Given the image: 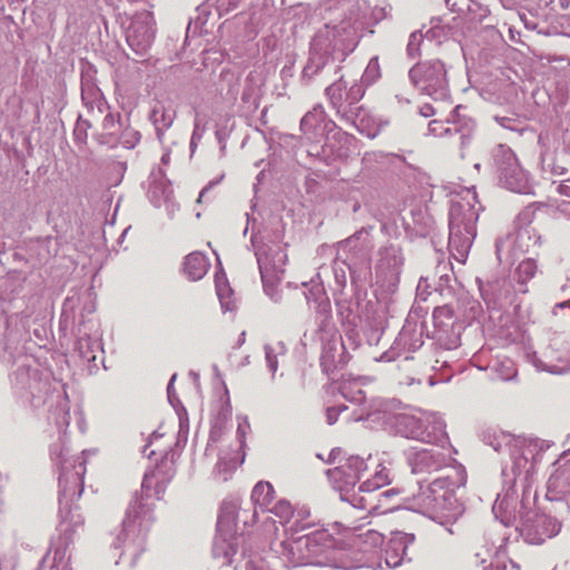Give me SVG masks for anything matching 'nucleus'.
I'll list each match as a JSON object with an SVG mask.
<instances>
[{
    "instance_id": "nucleus-2",
    "label": "nucleus",
    "mask_w": 570,
    "mask_h": 570,
    "mask_svg": "<svg viewBox=\"0 0 570 570\" xmlns=\"http://www.w3.org/2000/svg\"><path fill=\"white\" fill-rule=\"evenodd\" d=\"M366 470L365 461L360 456H350L344 463L330 469L327 478L333 488L347 495L348 491L354 488L361 479L362 472Z\"/></svg>"
},
{
    "instance_id": "nucleus-6",
    "label": "nucleus",
    "mask_w": 570,
    "mask_h": 570,
    "mask_svg": "<svg viewBox=\"0 0 570 570\" xmlns=\"http://www.w3.org/2000/svg\"><path fill=\"white\" fill-rule=\"evenodd\" d=\"M173 464L167 461H163L145 474L142 488H155L157 491L159 488L164 489L166 483H168L173 478Z\"/></svg>"
},
{
    "instance_id": "nucleus-7",
    "label": "nucleus",
    "mask_w": 570,
    "mask_h": 570,
    "mask_svg": "<svg viewBox=\"0 0 570 570\" xmlns=\"http://www.w3.org/2000/svg\"><path fill=\"white\" fill-rule=\"evenodd\" d=\"M237 538L232 533L229 534V539L223 533L222 523H218V533L214 540V553L216 557H224L226 560L230 561L232 558L237 552Z\"/></svg>"
},
{
    "instance_id": "nucleus-5",
    "label": "nucleus",
    "mask_w": 570,
    "mask_h": 570,
    "mask_svg": "<svg viewBox=\"0 0 570 570\" xmlns=\"http://www.w3.org/2000/svg\"><path fill=\"white\" fill-rule=\"evenodd\" d=\"M209 262L207 257L199 253L193 252L185 257L183 272L190 282H197L208 272Z\"/></svg>"
},
{
    "instance_id": "nucleus-18",
    "label": "nucleus",
    "mask_w": 570,
    "mask_h": 570,
    "mask_svg": "<svg viewBox=\"0 0 570 570\" xmlns=\"http://www.w3.org/2000/svg\"><path fill=\"white\" fill-rule=\"evenodd\" d=\"M439 126H441V122L440 121H436V120H433L429 124V129L430 131L432 132H436L438 129H439Z\"/></svg>"
},
{
    "instance_id": "nucleus-8",
    "label": "nucleus",
    "mask_w": 570,
    "mask_h": 570,
    "mask_svg": "<svg viewBox=\"0 0 570 570\" xmlns=\"http://www.w3.org/2000/svg\"><path fill=\"white\" fill-rule=\"evenodd\" d=\"M275 499V490L269 482L259 481L252 491V501L262 510L269 509Z\"/></svg>"
},
{
    "instance_id": "nucleus-11",
    "label": "nucleus",
    "mask_w": 570,
    "mask_h": 570,
    "mask_svg": "<svg viewBox=\"0 0 570 570\" xmlns=\"http://www.w3.org/2000/svg\"><path fill=\"white\" fill-rule=\"evenodd\" d=\"M535 273H537V264L534 261H532V259L522 261L517 268L519 283L525 284L535 275Z\"/></svg>"
},
{
    "instance_id": "nucleus-12",
    "label": "nucleus",
    "mask_w": 570,
    "mask_h": 570,
    "mask_svg": "<svg viewBox=\"0 0 570 570\" xmlns=\"http://www.w3.org/2000/svg\"><path fill=\"white\" fill-rule=\"evenodd\" d=\"M372 493L373 492H370V493H367V495H360V494L353 493L351 495V498H347V495H345V499L348 500L353 507L361 509V510H367L371 512L376 509V505L373 504Z\"/></svg>"
},
{
    "instance_id": "nucleus-14",
    "label": "nucleus",
    "mask_w": 570,
    "mask_h": 570,
    "mask_svg": "<svg viewBox=\"0 0 570 570\" xmlns=\"http://www.w3.org/2000/svg\"><path fill=\"white\" fill-rule=\"evenodd\" d=\"M420 40H421V35H416V33L411 35L410 41L407 45V51L411 56L416 55V52H417L416 45L420 42Z\"/></svg>"
},
{
    "instance_id": "nucleus-10",
    "label": "nucleus",
    "mask_w": 570,
    "mask_h": 570,
    "mask_svg": "<svg viewBox=\"0 0 570 570\" xmlns=\"http://www.w3.org/2000/svg\"><path fill=\"white\" fill-rule=\"evenodd\" d=\"M215 400L217 404H210V410L216 412L218 416H226L230 412L229 393L226 385H222L215 390Z\"/></svg>"
},
{
    "instance_id": "nucleus-13",
    "label": "nucleus",
    "mask_w": 570,
    "mask_h": 570,
    "mask_svg": "<svg viewBox=\"0 0 570 570\" xmlns=\"http://www.w3.org/2000/svg\"><path fill=\"white\" fill-rule=\"evenodd\" d=\"M268 511L278 515L281 519L287 521L293 515V509L286 501H279L273 508L269 507Z\"/></svg>"
},
{
    "instance_id": "nucleus-1",
    "label": "nucleus",
    "mask_w": 570,
    "mask_h": 570,
    "mask_svg": "<svg viewBox=\"0 0 570 570\" xmlns=\"http://www.w3.org/2000/svg\"><path fill=\"white\" fill-rule=\"evenodd\" d=\"M409 76L413 85L428 95L442 89L445 82V70L440 61L419 62L411 68Z\"/></svg>"
},
{
    "instance_id": "nucleus-17",
    "label": "nucleus",
    "mask_w": 570,
    "mask_h": 570,
    "mask_svg": "<svg viewBox=\"0 0 570 570\" xmlns=\"http://www.w3.org/2000/svg\"><path fill=\"white\" fill-rule=\"evenodd\" d=\"M227 282L224 273H216L215 275V285H225Z\"/></svg>"
},
{
    "instance_id": "nucleus-15",
    "label": "nucleus",
    "mask_w": 570,
    "mask_h": 570,
    "mask_svg": "<svg viewBox=\"0 0 570 570\" xmlns=\"http://www.w3.org/2000/svg\"><path fill=\"white\" fill-rule=\"evenodd\" d=\"M420 114L428 118L434 115V109L430 104H425L420 108Z\"/></svg>"
},
{
    "instance_id": "nucleus-16",
    "label": "nucleus",
    "mask_w": 570,
    "mask_h": 570,
    "mask_svg": "<svg viewBox=\"0 0 570 570\" xmlns=\"http://www.w3.org/2000/svg\"><path fill=\"white\" fill-rule=\"evenodd\" d=\"M341 453H342L341 449L332 450L331 453L328 454L327 462L328 463H334L337 460V458L341 455Z\"/></svg>"
},
{
    "instance_id": "nucleus-23",
    "label": "nucleus",
    "mask_w": 570,
    "mask_h": 570,
    "mask_svg": "<svg viewBox=\"0 0 570 570\" xmlns=\"http://www.w3.org/2000/svg\"><path fill=\"white\" fill-rule=\"evenodd\" d=\"M357 394H358L360 396H355V397H354V400H355V401H360V400L362 399V391H361V390L357 392Z\"/></svg>"
},
{
    "instance_id": "nucleus-20",
    "label": "nucleus",
    "mask_w": 570,
    "mask_h": 570,
    "mask_svg": "<svg viewBox=\"0 0 570 570\" xmlns=\"http://www.w3.org/2000/svg\"><path fill=\"white\" fill-rule=\"evenodd\" d=\"M394 493H399V491L391 489V490H387V491L381 493V495L389 497L390 494H394Z\"/></svg>"
},
{
    "instance_id": "nucleus-3",
    "label": "nucleus",
    "mask_w": 570,
    "mask_h": 570,
    "mask_svg": "<svg viewBox=\"0 0 570 570\" xmlns=\"http://www.w3.org/2000/svg\"><path fill=\"white\" fill-rule=\"evenodd\" d=\"M399 431L406 438L419 440L425 443L433 441L432 435L426 431L422 419L403 415L397 420Z\"/></svg>"
},
{
    "instance_id": "nucleus-21",
    "label": "nucleus",
    "mask_w": 570,
    "mask_h": 570,
    "mask_svg": "<svg viewBox=\"0 0 570 570\" xmlns=\"http://www.w3.org/2000/svg\"><path fill=\"white\" fill-rule=\"evenodd\" d=\"M142 42H144L145 45H149V42H150V35H149V33H147V32L145 33V36H144V41H142Z\"/></svg>"
},
{
    "instance_id": "nucleus-9",
    "label": "nucleus",
    "mask_w": 570,
    "mask_h": 570,
    "mask_svg": "<svg viewBox=\"0 0 570 570\" xmlns=\"http://www.w3.org/2000/svg\"><path fill=\"white\" fill-rule=\"evenodd\" d=\"M390 483L389 471L381 468L371 479L365 480L358 488L360 492L370 493Z\"/></svg>"
},
{
    "instance_id": "nucleus-22",
    "label": "nucleus",
    "mask_w": 570,
    "mask_h": 570,
    "mask_svg": "<svg viewBox=\"0 0 570 570\" xmlns=\"http://www.w3.org/2000/svg\"><path fill=\"white\" fill-rule=\"evenodd\" d=\"M132 32H134V30H131V29L128 31V36H127L128 41H132V37H134Z\"/></svg>"
},
{
    "instance_id": "nucleus-4",
    "label": "nucleus",
    "mask_w": 570,
    "mask_h": 570,
    "mask_svg": "<svg viewBox=\"0 0 570 570\" xmlns=\"http://www.w3.org/2000/svg\"><path fill=\"white\" fill-rule=\"evenodd\" d=\"M473 238L474 230L472 226L465 225L462 230L461 225L455 223L450 224L449 245L455 248L462 256L469 252Z\"/></svg>"
},
{
    "instance_id": "nucleus-19",
    "label": "nucleus",
    "mask_w": 570,
    "mask_h": 570,
    "mask_svg": "<svg viewBox=\"0 0 570 570\" xmlns=\"http://www.w3.org/2000/svg\"><path fill=\"white\" fill-rule=\"evenodd\" d=\"M153 262H154V258L151 256H146L142 262V268L144 269L148 268Z\"/></svg>"
}]
</instances>
